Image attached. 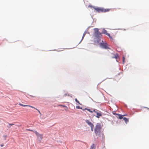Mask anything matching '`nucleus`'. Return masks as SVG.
<instances>
[{
  "instance_id": "nucleus-9",
  "label": "nucleus",
  "mask_w": 149,
  "mask_h": 149,
  "mask_svg": "<svg viewBox=\"0 0 149 149\" xmlns=\"http://www.w3.org/2000/svg\"><path fill=\"white\" fill-rule=\"evenodd\" d=\"M86 110H87L88 111H89L91 113H93V112H94L93 111H93H92V110H91L89 109H87V108H85V109H82V110L83 111H85Z\"/></svg>"
},
{
  "instance_id": "nucleus-27",
  "label": "nucleus",
  "mask_w": 149,
  "mask_h": 149,
  "mask_svg": "<svg viewBox=\"0 0 149 149\" xmlns=\"http://www.w3.org/2000/svg\"><path fill=\"white\" fill-rule=\"evenodd\" d=\"M145 108H146V109H147L148 110H149V108H147V107H145Z\"/></svg>"
},
{
  "instance_id": "nucleus-14",
  "label": "nucleus",
  "mask_w": 149,
  "mask_h": 149,
  "mask_svg": "<svg viewBox=\"0 0 149 149\" xmlns=\"http://www.w3.org/2000/svg\"><path fill=\"white\" fill-rule=\"evenodd\" d=\"M107 35L109 36V37L110 39H113V38H112V37L111 36H110V34L109 33L107 34Z\"/></svg>"
},
{
  "instance_id": "nucleus-4",
  "label": "nucleus",
  "mask_w": 149,
  "mask_h": 149,
  "mask_svg": "<svg viewBox=\"0 0 149 149\" xmlns=\"http://www.w3.org/2000/svg\"><path fill=\"white\" fill-rule=\"evenodd\" d=\"M94 35L97 38H100L102 36L101 33L99 31L98 29H95Z\"/></svg>"
},
{
  "instance_id": "nucleus-21",
  "label": "nucleus",
  "mask_w": 149,
  "mask_h": 149,
  "mask_svg": "<svg viewBox=\"0 0 149 149\" xmlns=\"http://www.w3.org/2000/svg\"><path fill=\"white\" fill-rule=\"evenodd\" d=\"M125 57H124L123 56V63H124V62H125Z\"/></svg>"
},
{
  "instance_id": "nucleus-25",
  "label": "nucleus",
  "mask_w": 149,
  "mask_h": 149,
  "mask_svg": "<svg viewBox=\"0 0 149 149\" xmlns=\"http://www.w3.org/2000/svg\"><path fill=\"white\" fill-rule=\"evenodd\" d=\"M31 97H35V96H31V95H30Z\"/></svg>"
},
{
  "instance_id": "nucleus-8",
  "label": "nucleus",
  "mask_w": 149,
  "mask_h": 149,
  "mask_svg": "<svg viewBox=\"0 0 149 149\" xmlns=\"http://www.w3.org/2000/svg\"><path fill=\"white\" fill-rule=\"evenodd\" d=\"M86 123L90 127L94 125L91 122H90L89 120H86Z\"/></svg>"
},
{
  "instance_id": "nucleus-30",
  "label": "nucleus",
  "mask_w": 149,
  "mask_h": 149,
  "mask_svg": "<svg viewBox=\"0 0 149 149\" xmlns=\"http://www.w3.org/2000/svg\"><path fill=\"white\" fill-rule=\"evenodd\" d=\"M123 116H126V115H123Z\"/></svg>"
},
{
  "instance_id": "nucleus-13",
  "label": "nucleus",
  "mask_w": 149,
  "mask_h": 149,
  "mask_svg": "<svg viewBox=\"0 0 149 149\" xmlns=\"http://www.w3.org/2000/svg\"><path fill=\"white\" fill-rule=\"evenodd\" d=\"M19 105H20V106H23V107H27L28 106V105H24V104H22L21 103H19Z\"/></svg>"
},
{
  "instance_id": "nucleus-28",
  "label": "nucleus",
  "mask_w": 149,
  "mask_h": 149,
  "mask_svg": "<svg viewBox=\"0 0 149 149\" xmlns=\"http://www.w3.org/2000/svg\"><path fill=\"white\" fill-rule=\"evenodd\" d=\"M10 126H9H9H8V128H10Z\"/></svg>"
},
{
  "instance_id": "nucleus-26",
  "label": "nucleus",
  "mask_w": 149,
  "mask_h": 149,
  "mask_svg": "<svg viewBox=\"0 0 149 149\" xmlns=\"http://www.w3.org/2000/svg\"><path fill=\"white\" fill-rule=\"evenodd\" d=\"M1 146L2 147H3V144H1Z\"/></svg>"
},
{
  "instance_id": "nucleus-29",
  "label": "nucleus",
  "mask_w": 149,
  "mask_h": 149,
  "mask_svg": "<svg viewBox=\"0 0 149 149\" xmlns=\"http://www.w3.org/2000/svg\"><path fill=\"white\" fill-rule=\"evenodd\" d=\"M37 110H38V112H39V113L40 114V111L39 110H38V109H37Z\"/></svg>"
},
{
  "instance_id": "nucleus-15",
  "label": "nucleus",
  "mask_w": 149,
  "mask_h": 149,
  "mask_svg": "<svg viewBox=\"0 0 149 149\" xmlns=\"http://www.w3.org/2000/svg\"><path fill=\"white\" fill-rule=\"evenodd\" d=\"M86 32H85L84 33H83V36H82V40H82L84 38L85 35H86Z\"/></svg>"
},
{
  "instance_id": "nucleus-6",
  "label": "nucleus",
  "mask_w": 149,
  "mask_h": 149,
  "mask_svg": "<svg viewBox=\"0 0 149 149\" xmlns=\"http://www.w3.org/2000/svg\"><path fill=\"white\" fill-rule=\"evenodd\" d=\"M100 46L101 47L104 49H107L109 48L108 46V45L106 43H101L100 44Z\"/></svg>"
},
{
  "instance_id": "nucleus-17",
  "label": "nucleus",
  "mask_w": 149,
  "mask_h": 149,
  "mask_svg": "<svg viewBox=\"0 0 149 149\" xmlns=\"http://www.w3.org/2000/svg\"><path fill=\"white\" fill-rule=\"evenodd\" d=\"M104 34H105L106 35H107V34L109 33H107V31L106 30L104 31Z\"/></svg>"
},
{
  "instance_id": "nucleus-19",
  "label": "nucleus",
  "mask_w": 149,
  "mask_h": 149,
  "mask_svg": "<svg viewBox=\"0 0 149 149\" xmlns=\"http://www.w3.org/2000/svg\"><path fill=\"white\" fill-rule=\"evenodd\" d=\"M94 127V125L91 127V131H93V129Z\"/></svg>"
},
{
  "instance_id": "nucleus-18",
  "label": "nucleus",
  "mask_w": 149,
  "mask_h": 149,
  "mask_svg": "<svg viewBox=\"0 0 149 149\" xmlns=\"http://www.w3.org/2000/svg\"><path fill=\"white\" fill-rule=\"evenodd\" d=\"M27 107H31V108H34V109H35L36 110H37V109L35 108L34 107H33L32 106H30V105H28Z\"/></svg>"
},
{
  "instance_id": "nucleus-22",
  "label": "nucleus",
  "mask_w": 149,
  "mask_h": 149,
  "mask_svg": "<svg viewBox=\"0 0 149 149\" xmlns=\"http://www.w3.org/2000/svg\"><path fill=\"white\" fill-rule=\"evenodd\" d=\"M9 126H12L13 125H14V124H9Z\"/></svg>"
},
{
  "instance_id": "nucleus-10",
  "label": "nucleus",
  "mask_w": 149,
  "mask_h": 149,
  "mask_svg": "<svg viewBox=\"0 0 149 149\" xmlns=\"http://www.w3.org/2000/svg\"><path fill=\"white\" fill-rule=\"evenodd\" d=\"M90 149H95V146L94 144H93L91 146Z\"/></svg>"
},
{
  "instance_id": "nucleus-7",
  "label": "nucleus",
  "mask_w": 149,
  "mask_h": 149,
  "mask_svg": "<svg viewBox=\"0 0 149 149\" xmlns=\"http://www.w3.org/2000/svg\"><path fill=\"white\" fill-rule=\"evenodd\" d=\"M111 54L113 55L111 56V58H115L116 59H117L118 57V56L117 54H114L113 53H111Z\"/></svg>"
},
{
  "instance_id": "nucleus-20",
  "label": "nucleus",
  "mask_w": 149,
  "mask_h": 149,
  "mask_svg": "<svg viewBox=\"0 0 149 149\" xmlns=\"http://www.w3.org/2000/svg\"><path fill=\"white\" fill-rule=\"evenodd\" d=\"M75 101L77 102L79 104H80L79 102L77 100V98H76L75 99Z\"/></svg>"
},
{
  "instance_id": "nucleus-5",
  "label": "nucleus",
  "mask_w": 149,
  "mask_h": 149,
  "mask_svg": "<svg viewBox=\"0 0 149 149\" xmlns=\"http://www.w3.org/2000/svg\"><path fill=\"white\" fill-rule=\"evenodd\" d=\"M93 111L96 113L97 116L96 117L98 118H99L100 117L102 116V113L101 111H97V110L95 109H93Z\"/></svg>"
},
{
  "instance_id": "nucleus-31",
  "label": "nucleus",
  "mask_w": 149,
  "mask_h": 149,
  "mask_svg": "<svg viewBox=\"0 0 149 149\" xmlns=\"http://www.w3.org/2000/svg\"><path fill=\"white\" fill-rule=\"evenodd\" d=\"M5 136V139L6 140V136Z\"/></svg>"
},
{
  "instance_id": "nucleus-23",
  "label": "nucleus",
  "mask_w": 149,
  "mask_h": 149,
  "mask_svg": "<svg viewBox=\"0 0 149 149\" xmlns=\"http://www.w3.org/2000/svg\"><path fill=\"white\" fill-rule=\"evenodd\" d=\"M60 106H62V107H66V108H67V107L65 105H60Z\"/></svg>"
},
{
  "instance_id": "nucleus-24",
  "label": "nucleus",
  "mask_w": 149,
  "mask_h": 149,
  "mask_svg": "<svg viewBox=\"0 0 149 149\" xmlns=\"http://www.w3.org/2000/svg\"><path fill=\"white\" fill-rule=\"evenodd\" d=\"M67 95L69 96V94H64V96H67Z\"/></svg>"
},
{
  "instance_id": "nucleus-3",
  "label": "nucleus",
  "mask_w": 149,
  "mask_h": 149,
  "mask_svg": "<svg viewBox=\"0 0 149 149\" xmlns=\"http://www.w3.org/2000/svg\"><path fill=\"white\" fill-rule=\"evenodd\" d=\"M35 133L36 134L37 136V139L38 141H39V142L40 143L41 140L43 138V135L40 134L38 132L36 131H34Z\"/></svg>"
},
{
  "instance_id": "nucleus-32",
  "label": "nucleus",
  "mask_w": 149,
  "mask_h": 149,
  "mask_svg": "<svg viewBox=\"0 0 149 149\" xmlns=\"http://www.w3.org/2000/svg\"><path fill=\"white\" fill-rule=\"evenodd\" d=\"M97 42H99V41L98 40L97 41Z\"/></svg>"
},
{
  "instance_id": "nucleus-11",
  "label": "nucleus",
  "mask_w": 149,
  "mask_h": 149,
  "mask_svg": "<svg viewBox=\"0 0 149 149\" xmlns=\"http://www.w3.org/2000/svg\"><path fill=\"white\" fill-rule=\"evenodd\" d=\"M123 120L125 121L126 123L128 122V119L127 118H126L124 117L123 118Z\"/></svg>"
},
{
  "instance_id": "nucleus-16",
  "label": "nucleus",
  "mask_w": 149,
  "mask_h": 149,
  "mask_svg": "<svg viewBox=\"0 0 149 149\" xmlns=\"http://www.w3.org/2000/svg\"><path fill=\"white\" fill-rule=\"evenodd\" d=\"M76 108L79 109H83L81 107H80L79 106H76Z\"/></svg>"
},
{
  "instance_id": "nucleus-12",
  "label": "nucleus",
  "mask_w": 149,
  "mask_h": 149,
  "mask_svg": "<svg viewBox=\"0 0 149 149\" xmlns=\"http://www.w3.org/2000/svg\"><path fill=\"white\" fill-rule=\"evenodd\" d=\"M119 116V118L120 119H122L123 118V116L120 114H117Z\"/></svg>"
},
{
  "instance_id": "nucleus-1",
  "label": "nucleus",
  "mask_w": 149,
  "mask_h": 149,
  "mask_svg": "<svg viewBox=\"0 0 149 149\" xmlns=\"http://www.w3.org/2000/svg\"><path fill=\"white\" fill-rule=\"evenodd\" d=\"M101 125L99 123H98L96 125L94 129L95 133L97 136L99 137L100 136V134L101 133Z\"/></svg>"
},
{
  "instance_id": "nucleus-2",
  "label": "nucleus",
  "mask_w": 149,
  "mask_h": 149,
  "mask_svg": "<svg viewBox=\"0 0 149 149\" xmlns=\"http://www.w3.org/2000/svg\"><path fill=\"white\" fill-rule=\"evenodd\" d=\"M93 8L98 12H108L110 11V9H104L103 8H100L99 7L95 8L93 7Z\"/></svg>"
}]
</instances>
